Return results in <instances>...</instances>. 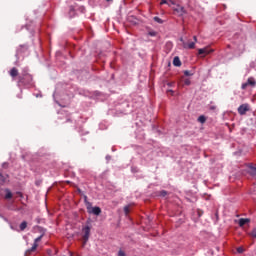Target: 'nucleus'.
<instances>
[{"label": "nucleus", "mask_w": 256, "mask_h": 256, "mask_svg": "<svg viewBox=\"0 0 256 256\" xmlns=\"http://www.w3.org/2000/svg\"><path fill=\"white\" fill-rule=\"evenodd\" d=\"M43 239V235H40L34 240V243L31 248L26 250L25 255L29 256L31 253H35L37 251V247H39V242Z\"/></svg>", "instance_id": "f257e3e1"}, {"label": "nucleus", "mask_w": 256, "mask_h": 256, "mask_svg": "<svg viewBox=\"0 0 256 256\" xmlns=\"http://www.w3.org/2000/svg\"><path fill=\"white\" fill-rule=\"evenodd\" d=\"M43 239V235H40L34 240V243L31 248L26 250L25 255L29 256L31 253H35L37 251V247H39V242Z\"/></svg>", "instance_id": "f03ea898"}, {"label": "nucleus", "mask_w": 256, "mask_h": 256, "mask_svg": "<svg viewBox=\"0 0 256 256\" xmlns=\"http://www.w3.org/2000/svg\"><path fill=\"white\" fill-rule=\"evenodd\" d=\"M82 239H83V247L87 245V241H89V237L91 236V226H84L82 228Z\"/></svg>", "instance_id": "7ed1b4c3"}, {"label": "nucleus", "mask_w": 256, "mask_h": 256, "mask_svg": "<svg viewBox=\"0 0 256 256\" xmlns=\"http://www.w3.org/2000/svg\"><path fill=\"white\" fill-rule=\"evenodd\" d=\"M248 86H250V87L256 86L255 78H253V77L248 78L247 82L242 84L241 89L245 90V89H247Z\"/></svg>", "instance_id": "20e7f679"}, {"label": "nucleus", "mask_w": 256, "mask_h": 256, "mask_svg": "<svg viewBox=\"0 0 256 256\" xmlns=\"http://www.w3.org/2000/svg\"><path fill=\"white\" fill-rule=\"evenodd\" d=\"M247 111H249V104H242L238 107L239 115H247Z\"/></svg>", "instance_id": "39448f33"}, {"label": "nucleus", "mask_w": 256, "mask_h": 256, "mask_svg": "<svg viewBox=\"0 0 256 256\" xmlns=\"http://www.w3.org/2000/svg\"><path fill=\"white\" fill-rule=\"evenodd\" d=\"M180 41H182L184 49H195V42H190L187 44L183 41V38H181Z\"/></svg>", "instance_id": "423d86ee"}, {"label": "nucleus", "mask_w": 256, "mask_h": 256, "mask_svg": "<svg viewBox=\"0 0 256 256\" xmlns=\"http://www.w3.org/2000/svg\"><path fill=\"white\" fill-rule=\"evenodd\" d=\"M209 53H213V50H209V48H200L198 50V55H209Z\"/></svg>", "instance_id": "0eeeda50"}, {"label": "nucleus", "mask_w": 256, "mask_h": 256, "mask_svg": "<svg viewBox=\"0 0 256 256\" xmlns=\"http://www.w3.org/2000/svg\"><path fill=\"white\" fill-rule=\"evenodd\" d=\"M10 77L15 79V77H19V70L16 67H13L9 72Z\"/></svg>", "instance_id": "6e6552de"}, {"label": "nucleus", "mask_w": 256, "mask_h": 256, "mask_svg": "<svg viewBox=\"0 0 256 256\" xmlns=\"http://www.w3.org/2000/svg\"><path fill=\"white\" fill-rule=\"evenodd\" d=\"M174 11L178 13L180 17L185 15V8L183 6H177L176 8H174Z\"/></svg>", "instance_id": "1a4fd4ad"}, {"label": "nucleus", "mask_w": 256, "mask_h": 256, "mask_svg": "<svg viewBox=\"0 0 256 256\" xmlns=\"http://www.w3.org/2000/svg\"><path fill=\"white\" fill-rule=\"evenodd\" d=\"M88 213H93V215H101V208L95 206L92 208V211L88 210Z\"/></svg>", "instance_id": "9d476101"}, {"label": "nucleus", "mask_w": 256, "mask_h": 256, "mask_svg": "<svg viewBox=\"0 0 256 256\" xmlns=\"http://www.w3.org/2000/svg\"><path fill=\"white\" fill-rule=\"evenodd\" d=\"M8 178L9 176L7 174H3L0 172V185H3V183H6Z\"/></svg>", "instance_id": "9b49d317"}, {"label": "nucleus", "mask_w": 256, "mask_h": 256, "mask_svg": "<svg viewBox=\"0 0 256 256\" xmlns=\"http://www.w3.org/2000/svg\"><path fill=\"white\" fill-rule=\"evenodd\" d=\"M173 66L174 67H181V59H179V56L174 57Z\"/></svg>", "instance_id": "f8f14e48"}, {"label": "nucleus", "mask_w": 256, "mask_h": 256, "mask_svg": "<svg viewBox=\"0 0 256 256\" xmlns=\"http://www.w3.org/2000/svg\"><path fill=\"white\" fill-rule=\"evenodd\" d=\"M249 219H247V218H241L240 220H239V226L240 227H243L244 225H247V223H249Z\"/></svg>", "instance_id": "ddd939ff"}, {"label": "nucleus", "mask_w": 256, "mask_h": 256, "mask_svg": "<svg viewBox=\"0 0 256 256\" xmlns=\"http://www.w3.org/2000/svg\"><path fill=\"white\" fill-rule=\"evenodd\" d=\"M27 229V222L26 221H23L21 224H20V230L21 231H25Z\"/></svg>", "instance_id": "4468645a"}, {"label": "nucleus", "mask_w": 256, "mask_h": 256, "mask_svg": "<svg viewBox=\"0 0 256 256\" xmlns=\"http://www.w3.org/2000/svg\"><path fill=\"white\" fill-rule=\"evenodd\" d=\"M13 197V193H11V191L6 190V195H5V199H12Z\"/></svg>", "instance_id": "2eb2a0df"}, {"label": "nucleus", "mask_w": 256, "mask_h": 256, "mask_svg": "<svg viewBox=\"0 0 256 256\" xmlns=\"http://www.w3.org/2000/svg\"><path fill=\"white\" fill-rule=\"evenodd\" d=\"M198 121H199V123H205V121H207V118H205V116L201 115L198 117Z\"/></svg>", "instance_id": "dca6fc26"}, {"label": "nucleus", "mask_w": 256, "mask_h": 256, "mask_svg": "<svg viewBox=\"0 0 256 256\" xmlns=\"http://www.w3.org/2000/svg\"><path fill=\"white\" fill-rule=\"evenodd\" d=\"M248 235L256 239V228H254L250 233H248Z\"/></svg>", "instance_id": "f3484780"}, {"label": "nucleus", "mask_w": 256, "mask_h": 256, "mask_svg": "<svg viewBox=\"0 0 256 256\" xmlns=\"http://www.w3.org/2000/svg\"><path fill=\"white\" fill-rule=\"evenodd\" d=\"M154 21L156 23H159L160 25H163V20L161 18H159L158 16L154 17Z\"/></svg>", "instance_id": "a211bd4d"}, {"label": "nucleus", "mask_w": 256, "mask_h": 256, "mask_svg": "<svg viewBox=\"0 0 256 256\" xmlns=\"http://www.w3.org/2000/svg\"><path fill=\"white\" fill-rule=\"evenodd\" d=\"M169 1H170V3H171L172 5L175 4V3L173 2V0H169ZM160 5H167V0H161Z\"/></svg>", "instance_id": "6ab92c4d"}, {"label": "nucleus", "mask_w": 256, "mask_h": 256, "mask_svg": "<svg viewBox=\"0 0 256 256\" xmlns=\"http://www.w3.org/2000/svg\"><path fill=\"white\" fill-rule=\"evenodd\" d=\"M26 75H27V74H24V75H22V76H18V81H19V83H23V82H24L23 80L25 79Z\"/></svg>", "instance_id": "aec40b11"}, {"label": "nucleus", "mask_w": 256, "mask_h": 256, "mask_svg": "<svg viewBox=\"0 0 256 256\" xmlns=\"http://www.w3.org/2000/svg\"><path fill=\"white\" fill-rule=\"evenodd\" d=\"M184 75L186 77H191V75H193V73H191V71H189V70H186V71H184Z\"/></svg>", "instance_id": "412c9836"}, {"label": "nucleus", "mask_w": 256, "mask_h": 256, "mask_svg": "<svg viewBox=\"0 0 256 256\" xmlns=\"http://www.w3.org/2000/svg\"><path fill=\"white\" fill-rule=\"evenodd\" d=\"M184 85H187V86L191 85V80L190 79H185L184 80Z\"/></svg>", "instance_id": "4be33fe9"}, {"label": "nucleus", "mask_w": 256, "mask_h": 256, "mask_svg": "<svg viewBox=\"0 0 256 256\" xmlns=\"http://www.w3.org/2000/svg\"><path fill=\"white\" fill-rule=\"evenodd\" d=\"M237 252L238 253H244L245 252V249L243 247H238L237 248Z\"/></svg>", "instance_id": "5701e85b"}, {"label": "nucleus", "mask_w": 256, "mask_h": 256, "mask_svg": "<svg viewBox=\"0 0 256 256\" xmlns=\"http://www.w3.org/2000/svg\"><path fill=\"white\" fill-rule=\"evenodd\" d=\"M160 195H161V197H166V196H167V191L162 190V191L160 192Z\"/></svg>", "instance_id": "b1692460"}, {"label": "nucleus", "mask_w": 256, "mask_h": 256, "mask_svg": "<svg viewBox=\"0 0 256 256\" xmlns=\"http://www.w3.org/2000/svg\"><path fill=\"white\" fill-rule=\"evenodd\" d=\"M124 212L126 215H129V206L124 207Z\"/></svg>", "instance_id": "393cba45"}, {"label": "nucleus", "mask_w": 256, "mask_h": 256, "mask_svg": "<svg viewBox=\"0 0 256 256\" xmlns=\"http://www.w3.org/2000/svg\"><path fill=\"white\" fill-rule=\"evenodd\" d=\"M118 256H126V254L123 250H119Z\"/></svg>", "instance_id": "a878e982"}, {"label": "nucleus", "mask_w": 256, "mask_h": 256, "mask_svg": "<svg viewBox=\"0 0 256 256\" xmlns=\"http://www.w3.org/2000/svg\"><path fill=\"white\" fill-rule=\"evenodd\" d=\"M149 35H150L151 37H155V36L157 35V33H156V32H149Z\"/></svg>", "instance_id": "bb28decb"}, {"label": "nucleus", "mask_w": 256, "mask_h": 256, "mask_svg": "<svg viewBox=\"0 0 256 256\" xmlns=\"http://www.w3.org/2000/svg\"><path fill=\"white\" fill-rule=\"evenodd\" d=\"M167 85H168V87H173L175 85V82H170Z\"/></svg>", "instance_id": "cd10ccee"}, {"label": "nucleus", "mask_w": 256, "mask_h": 256, "mask_svg": "<svg viewBox=\"0 0 256 256\" xmlns=\"http://www.w3.org/2000/svg\"><path fill=\"white\" fill-rule=\"evenodd\" d=\"M210 109H211L212 111H215V109H217V106H210Z\"/></svg>", "instance_id": "c85d7f7f"}, {"label": "nucleus", "mask_w": 256, "mask_h": 256, "mask_svg": "<svg viewBox=\"0 0 256 256\" xmlns=\"http://www.w3.org/2000/svg\"><path fill=\"white\" fill-rule=\"evenodd\" d=\"M193 39H194V43H197V36H194Z\"/></svg>", "instance_id": "c756f323"}, {"label": "nucleus", "mask_w": 256, "mask_h": 256, "mask_svg": "<svg viewBox=\"0 0 256 256\" xmlns=\"http://www.w3.org/2000/svg\"><path fill=\"white\" fill-rule=\"evenodd\" d=\"M168 93H170V95H173V90H168Z\"/></svg>", "instance_id": "7c9ffc66"}]
</instances>
